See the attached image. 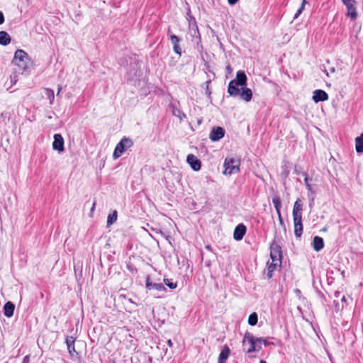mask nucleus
I'll list each match as a JSON object with an SVG mask.
<instances>
[{
	"label": "nucleus",
	"instance_id": "473e14b6",
	"mask_svg": "<svg viewBox=\"0 0 363 363\" xmlns=\"http://www.w3.org/2000/svg\"><path fill=\"white\" fill-rule=\"evenodd\" d=\"M257 342L263 343L265 346H267L270 344V342L267 340L262 337H257L255 338Z\"/></svg>",
	"mask_w": 363,
	"mask_h": 363
},
{
	"label": "nucleus",
	"instance_id": "b1692460",
	"mask_svg": "<svg viewBox=\"0 0 363 363\" xmlns=\"http://www.w3.org/2000/svg\"><path fill=\"white\" fill-rule=\"evenodd\" d=\"M355 149L358 154L363 152V133L355 138Z\"/></svg>",
	"mask_w": 363,
	"mask_h": 363
},
{
	"label": "nucleus",
	"instance_id": "6e6552de",
	"mask_svg": "<svg viewBox=\"0 0 363 363\" xmlns=\"http://www.w3.org/2000/svg\"><path fill=\"white\" fill-rule=\"evenodd\" d=\"M246 230H247V228L245 227V225L242 223H240L239 225H238L235 230H234V233H233V238L235 240H241L245 233H246Z\"/></svg>",
	"mask_w": 363,
	"mask_h": 363
},
{
	"label": "nucleus",
	"instance_id": "1a4fd4ad",
	"mask_svg": "<svg viewBox=\"0 0 363 363\" xmlns=\"http://www.w3.org/2000/svg\"><path fill=\"white\" fill-rule=\"evenodd\" d=\"M187 162L190 167L194 170L198 171L201 169V161L194 155L190 154L187 156Z\"/></svg>",
	"mask_w": 363,
	"mask_h": 363
},
{
	"label": "nucleus",
	"instance_id": "37998d69",
	"mask_svg": "<svg viewBox=\"0 0 363 363\" xmlns=\"http://www.w3.org/2000/svg\"><path fill=\"white\" fill-rule=\"evenodd\" d=\"M308 4V2L307 0H303L301 6H303V7L305 8L306 4Z\"/></svg>",
	"mask_w": 363,
	"mask_h": 363
},
{
	"label": "nucleus",
	"instance_id": "bb28decb",
	"mask_svg": "<svg viewBox=\"0 0 363 363\" xmlns=\"http://www.w3.org/2000/svg\"><path fill=\"white\" fill-rule=\"evenodd\" d=\"M272 203L274 204V206L277 211V213L281 212V199L279 196L275 195L272 198Z\"/></svg>",
	"mask_w": 363,
	"mask_h": 363
},
{
	"label": "nucleus",
	"instance_id": "c85d7f7f",
	"mask_svg": "<svg viewBox=\"0 0 363 363\" xmlns=\"http://www.w3.org/2000/svg\"><path fill=\"white\" fill-rule=\"evenodd\" d=\"M257 321H258V316L255 312L251 313L249 315V318H248L249 325L254 326L257 323Z\"/></svg>",
	"mask_w": 363,
	"mask_h": 363
},
{
	"label": "nucleus",
	"instance_id": "a18cd8bd",
	"mask_svg": "<svg viewBox=\"0 0 363 363\" xmlns=\"http://www.w3.org/2000/svg\"><path fill=\"white\" fill-rule=\"evenodd\" d=\"M95 206H96V203H95V202H94V203H93V205H92V207H91V211H94V208H95Z\"/></svg>",
	"mask_w": 363,
	"mask_h": 363
},
{
	"label": "nucleus",
	"instance_id": "dca6fc26",
	"mask_svg": "<svg viewBox=\"0 0 363 363\" xmlns=\"http://www.w3.org/2000/svg\"><path fill=\"white\" fill-rule=\"evenodd\" d=\"M145 286L148 290L155 289L157 291H165V287L161 283H152L150 281V278L147 277Z\"/></svg>",
	"mask_w": 363,
	"mask_h": 363
},
{
	"label": "nucleus",
	"instance_id": "8fccbe9b",
	"mask_svg": "<svg viewBox=\"0 0 363 363\" xmlns=\"http://www.w3.org/2000/svg\"><path fill=\"white\" fill-rule=\"evenodd\" d=\"M259 363H267V362L264 360H261Z\"/></svg>",
	"mask_w": 363,
	"mask_h": 363
},
{
	"label": "nucleus",
	"instance_id": "4468645a",
	"mask_svg": "<svg viewBox=\"0 0 363 363\" xmlns=\"http://www.w3.org/2000/svg\"><path fill=\"white\" fill-rule=\"evenodd\" d=\"M240 99L246 102L251 101L252 97V92L250 88H241L240 89V94H238Z\"/></svg>",
	"mask_w": 363,
	"mask_h": 363
},
{
	"label": "nucleus",
	"instance_id": "f704fd0d",
	"mask_svg": "<svg viewBox=\"0 0 363 363\" xmlns=\"http://www.w3.org/2000/svg\"><path fill=\"white\" fill-rule=\"evenodd\" d=\"M342 3L345 5V6H351L352 4H355L354 0H342Z\"/></svg>",
	"mask_w": 363,
	"mask_h": 363
},
{
	"label": "nucleus",
	"instance_id": "de8ad7c7",
	"mask_svg": "<svg viewBox=\"0 0 363 363\" xmlns=\"http://www.w3.org/2000/svg\"><path fill=\"white\" fill-rule=\"evenodd\" d=\"M342 301H346V298H345V296L342 298Z\"/></svg>",
	"mask_w": 363,
	"mask_h": 363
},
{
	"label": "nucleus",
	"instance_id": "9b49d317",
	"mask_svg": "<svg viewBox=\"0 0 363 363\" xmlns=\"http://www.w3.org/2000/svg\"><path fill=\"white\" fill-rule=\"evenodd\" d=\"M15 65L18 67V72H21L22 74H28L31 67L30 60H26V61H20L15 62Z\"/></svg>",
	"mask_w": 363,
	"mask_h": 363
},
{
	"label": "nucleus",
	"instance_id": "a19ab883",
	"mask_svg": "<svg viewBox=\"0 0 363 363\" xmlns=\"http://www.w3.org/2000/svg\"><path fill=\"white\" fill-rule=\"evenodd\" d=\"M239 0H228V4L230 5L235 4Z\"/></svg>",
	"mask_w": 363,
	"mask_h": 363
},
{
	"label": "nucleus",
	"instance_id": "4be33fe9",
	"mask_svg": "<svg viewBox=\"0 0 363 363\" xmlns=\"http://www.w3.org/2000/svg\"><path fill=\"white\" fill-rule=\"evenodd\" d=\"M281 262H273L272 260V262L269 263V262H267V277L268 279H271L273 276V272L276 269L277 267L279 266V267H281Z\"/></svg>",
	"mask_w": 363,
	"mask_h": 363
},
{
	"label": "nucleus",
	"instance_id": "6ab92c4d",
	"mask_svg": "<svg viewBox=\"0 0 363 363\" xmlns=\"http://www.w3.org/2000/svg\"><path fill=\"white\" fill-rule=\"evenodd\" d=\"M28 54L23 50H17L14 54V58L13 62H17L20 61H26L28 60Z\"/></svg>",
	"mask_w": 363,
	"mask_h": 363
},
{
	"label": "nucleus",
	"instance_id": "c9c22d12",
	"mask_svg": "<svg viewBox=\"0 0 363 363\" xmlns=\"http://www.w3.org/2000/svg\"><path fill=\"white\" fill-rule=\"evenodd\" d=\"M210 84H211V80H208V81L206 82V94L208 96L211 94V91L210 88H209Z\"/></svg>",
	"mask_w": 363,
	"mask_h": 363
},
{
	"label": "nucleus",
	"instance_id": "423d86ee",
	"mask_svg": "<svg viewBox=\"0 0 363 363\" xmlns=\"http://www.w3.org/2000/svg\"><path fill=\"white\" fill-rule=\"evenodd\" d=\"M225 135V130L221 127H214L210 133L209 138L211 141H218Z\"/></svg>",
	"mask_w": 363,
	"mask_h": 363
},
{
	"label": "nucleus",
	"instance_id": "09e8293b",
	"mask_svg": "<svg viewBox=\"0 0 363 363\" xmlns=\"http://www.w3.org/2000/svg\"><path fill=\"white\" fill-rule=\"evenodd\" d=\"M259 346H261V343L260 342H257V348H258Z\"/></svg>",
	"mask_w": 363,
	"mask_h": 363
},
{
	"label": "nucleus",
	"instance_id": "0eeeda50",
	"mask_svg": "<svg viewBox=\"0 0 363 363\" xmlns=\"http://www.w3.org/2000/svg\"><path fill=\"white\" fill-rule=\"evenodd\" d=\"M52 147L55 150L62 152L64 150V139L60 134L54 135Z\"/></svg>",
	"mask_w": 363,
	"mask_h": 363
},
{
	"label": "nucleus",
	"instance_id": "7ed1b4c3",
	"mask_svg": "<svg viewBox=\"0 0 363 363\" xmlns=\"http://www.w3.org/2000/svg\"><path fill=\"white\" fill-rule=\"evenodd\" d=\"M239 165V161L235 160L233 158H226L223 164V174L226 175H231L238 172L240 171Z\"/></svg>",
	"mask_w": 363,
	"mask_h": 363
},
{
	"label": "nucleus",
	"instance_id": "c03bdc74",
	"mask_svg": "<svg viewBox=\"0 0 363 363\" xmlns=\"http://www.w3.org/2000/svg\"><path fill=\"white\" fill-rule=\"evenodd\" d=\"M167 344H168V345H169V347H172V345H173V343H172V340H169L167 341Z\"/></svg>",
	"mask_w": 363,
	"mask_h": 363
},
{
	"label": "nucleus",
	"instance_id": "39448f33",
	"mask_svg": "<svg viewBox=\"0 0 363 363\" xmlns=\"http://www.w3.org/2000/svg\"><path fill=\"white\" fill-rule=\"evenodd\" d=\"M247 340L249 343L250 344V347L247 349V352L248 353L255 352V351H259L261 350L262 347L259 346L258 348H257V340L255 337L253 336L252 334L250 333H246L244 337L243 343L245 342V341Z\"/></svg>",
	"mask_w": 363,
	"mask_h": 363
},
{
	"label": "nucleus",
	"instance_id": "2eb2a0df",
	"mask_svg": "<svg viewBox=\"0 0 363 363\" xmlns=\"http://www.w3.org/2000/svg\"><path fill=\"white\" fill-rule=\"evenodd\" d=\"M230 354V350L227 345L222 347L221 352L218 356V363H226V360Z\"/></svg>",
	"mask_w": 363,
	"mask_h": 363
},
{
	"label": "nucleus",
	"instance_id": "20e7f679",
	"mask_svg": "<svg viewBox=\"0 0 363 363\" xmlns=\"http://www.w3.org/2000/svg\"><path fill=\"white\" fill-rule=\"evenodd\" d=\"M270 257L273 262H281L282 251L281 247L274 240L270 246Z\"/></svg>",
	"mask_w": 363,
	"mask_h": 363
},
{
	"label": "nucleus",
	"instance_id": "ea45409f",
	"mask_svg": "<svg viewBox=\"0 0 363 363\" xmlns=\"http://www.w3.org/2000/svg\"><path fill=\"white\" fill-rule=\"evenodd\" d=\"M4 22V16L1 11H0V25Z\"/></svg>",
	"mask_w": 363,
	"mask_h": 363
},
{
	"label": "nucleus",
	"instance_id": "cd10ccee",
	"mask_svg": "<svg viewBox=\"0 0 363 363\" xmlns=\"http://www.w3.org/2000/svg\"><path fill=\"white\" fill-rule=\"evenodd\" d=\"M117 211H114L112 213H110L107 218V226H110L117 220Z\"/></svg>",
	"mask_w": 363,
	"mask_h": 363
},
{
	"label": "nucleus",
	"instance_id": "a211bd4d",
	"mask_svg": "<svg viewBox=\"0 0 363 363\" xmlns=\"http://www.w3.org/2000/svg\"><path fill=\"white\" fill-rule=\"evenodd\" d=\"M312 246L315 251H320L324 247V241L321 237L315 236L312 242Z\"/></svg>",
	"mask_w": 363,
	"mask_h": 363
},
{
	"label": "nucleus",
	"instance_id": "4c0bfd02",
	"mask_svg": "<svg viewBox=\"0 0 363 363\" xmlns=\"http://www.w3.org/2000/svg\"><path fill=\"white\" fill-rule=\"evenodd\" d=\"M225 69H226L228 74H230L232 72V71H233V69H232V67H231L230 64H228L226 65Z\"/></svg>",
	"mask_w": 363,
	"mask_h": 363
},
{
	"label": "nucleus",
	"instance_id": "f8f14e48",
	"mask_svg": "<svg viewBox=\"0 0 363 363\" xmlns=\"http://www.w3.org/2000/svg\"><path fill=\"white\" fill-rule=\"evenodd\" d=\"M313 99L315 102L324 101L328 99V94L321 89H316L313 91Z\"/></svg>",
	"mask_w": 363,
	"mask_h": 363
},
{
	"label": "nucleus",
	"instance_id": "412c9836",
	"mask_svg": "<svg viewBox=\"0 0 363 363\" xmlns=\"http://www.w3.org/2000/svg\"><path fill=\"white\" fill-rule=\"evenodd\" d=\"M302 203L301 200L298 199L294 205L293 208V217H302Z\"/></svg>",
	"mask_w": 363,
	"mask_h": 363
},
{
	"label": "nucleus",
	"instance_id": "5701e85b",
	"mask_svg": "<svg viewBox=\"0 0 363 363\" xmlns=\"http://www.w3.org/2000/svg\"><path fill=\"white\" fill-rule=\"evenodd\" d=\"M11 37L6 31H0V45L6 46L11 43Z\"/></svg>",
	"mask_w": 363,
	"mask_h": 363
},
{
	"label": "nucleus",
	"instance_id": "ddd939ff",
	"mask_svg": "<svg viewBox=\"0 0 363 363\" xmlns=\"http://www.w3.org/2000/svg\"><path fill=\"white\" fill-rule=\"evenodd\" d=\"M170 40L172 44L173 45V50L175 53L179 55V56H181L182 55V48L179 45L180 39L178 36H177L174 34H171L170 36Z\"/></svg>",
	"mask_w": 363,
	"mask_h": 363
},
{
	"label": "nucleus",
	"instance_id": "2f4dec72",
	"mask_svg": "<svg viewBox=\"0 0 363 363\" xmlns=\"http://www.w3.org/2000/svg\"><path fill=\"white\" fill-rule=\"evenodd\" d=\"M303 175L305 176V178H304V182H305V184L306 186V188L308 191H311L312 190V186L310 184L309 182L311 181V179L308 177V176L304 173Z\"/></svg>",
	"mask_w": 363,
	"mask_h": 363
},
{
	"label": "nucleus",
	"instance_id": "7c9ffc66",
	"mask_svg": "<svg viewBox=\"0 0 363 363\" xmlns=\"http://www.w3.org/2000/svg\"><path fill=\"white\" fill-rule=\"evenodd\" d=\"M173 115L179 118L181 120L185 118V114L182 113L179 108H175L173 110Z\"/></svg>",
	"mask_w": 363,
	"mask_h": 363
},
{
	"label": "nucleus",
	"instance_id": "e433bc0d",
	"mask_svg": "<svg viewBox=\"0 0 363 363\" xmlns=\"http://www.w3.org/2000/svg\"><path fill=\"white\" fill-rule=\"evenodd\" d=\"M278 215V218H279V224L283 226V227H285L284 225V220H283V218L281 216V212H279L277 213Z\"/></svg>",
	"mask_w": 363,
	"mask_h": 363
},
{
	"label": "nucleus",
	"instance_id": "9d476101",
	"mask_svg": "<svg viewBox=\"0 0 363 363\" xmlns=\"http://www.w3.org/2000/svg\"><path fill=\"white\" fill-rule=\"evenodd\" d=\"M294 224V234L300 238L303 233L302 217H293Z\"/></svg>",
	"mask_w": 363,
	"mask_h": 363
},
{
	"label": "nucleus",
	"instance_id": "79ce46f5",
	"mask_svg": "<svg viewBox=\"0 0 363 363\" xmlns=\"http://www.w3.org/2000/svg\"><path fill=\"white\" fill-rule=\"evenodd\" d=\"M62 86H58V89H57V96H60V91H62Z\"/></svg>",
	"mask_w": 363,
	"mask_h": 363
},
{
	"label": "nucleus",
	"instance_id": "393cba45",
	"mask_svg": "<svg viewBox=\"0 0 363 363\" xmlns=\"http://www.w3.org/2000/svg\"><path fill=\"white\" fill-rule=\"evenodd\" d=\"M347 16L351 18L352 20H355L357 17V13L356 11V7L354 4L347 6Z\"/></svg>",
	"mask_w": 363,
	"mask_h": 363
},
{
	"label": "nucleus",
	"instance_id": "f257e3e1",
	"mask_svg": "<svg viewBox=\"0 0 363 363\" xmlns=\"http://www.w3.org/2000/svg\"><path fill=\"white\" fill-rule=\"evenodd\" d=\"M247 76L243 71H238L235 79L230 82L228 92L232 96H237L240 94L239 86H244L247 84Z\"/></svg>",
	"mask_w": 363,
	"mask_h": 363
},
{
	"label": "nucleus",
	"instance_id": "49530a36",
	"mask_svg": "<svg viewBox=\"0 0 363 363\" xmlns=\"http://www.w3.org/2000/svg\"><path fill=\"white\" fill-rule=\"evenodd\" d=\"M28 359V356L25 357L24 359H23V363L27 362Z\"/></svg>",
	"mask_w": 363,
	"mask_h": 363
},
{
	"label": "nucleus",
	"instance_id": "a878e982",
	"mask_svg": "<svg viewBox=\"0 0 363 363\" xmlns=\"http://www.w3.org/2000/svg\"><path fill=\"white\" fill-rule=\"evenodd\" d=\"M44 93L47 99L49 100L50 104H52L55 100V94L52 89L50 88H45Z\"/></svg>",
	"mask_w": 363,
	"mask_h": 363
},
{
	"label": "nucleus",
	"instance_id": "72a5a7b5",
	"mask_svg": "<svg viewBox=\"0 0 363 363\" xmlns=\"http://www.w3.org/2000/svg\"><path fill=\"white\" fill-rule=\"evenodd\" d=\"M304 9L305 8L303 7V6H301L300 8L297 10L296 13H295L294 18H297L302 13Z\"/></svg>",
	"mask_w": 363,
	"mask_h": 363
},
{
	"label": "nucleus",
	"instance_id": "58836bf2",
	"mask_svg": "<svg viewBox=\"0 0 363 363\" xmlns=\"http://www.w3.org/2000/svg\"><path fill=\"white\" fill-rule=\"evenodd\" d=\"M324 71H325V72L326 73L327 76H329V72H330V73H333V72H335V67H330V68H329V72H328L326 69H325Z\"/></svg>",
	"mask_w": 363,
	"mask_h": 363
},
{
	"label": "nucleus",
	"instance_id": "f03ea898",
	"mask_svg": "<svg viewBox=\"0 0 363 363\" xmlns=\"http://www.w3.org/2000/svg\"><path fill=\"white\" fill-rule=\"evenodd\" d=\"M133 145V142L130 138L124 137L121 139V140L117 144L113 157L114 159H117L120 157L123 153L128 148Z\"/></svg>",
	"mask_w": 363,
	"mask_h": 363
},
{
	"label": "nucleus",
	"instance_id": "aec40b11",
	"mask_svg": "<svg viewBox=\"0 0 363 363\" xmlns=\"http://www.w3.org/2000/svg\"><path fill=\"white\" fill-rule=\"evenodd\" d=\"M15 309V305L11 302H6L4 306V314L5 316L10 318L13 316Z\"/></svg>",
	"mask_w": 363,
	"mask_h": 363
},
{
	"label": "nucleus",
	"instance_id": "c756f323",
	"mask_svg": "<svg viewBox=\"0 0 363 363\" xmlns=\"http://www.w3.org/2000/svg\"><path fill=\"white\" fill-rule=\"evenodd\" d=\"M164 282L171 289H176L177 286V284L176 282H173L172 280L169 279H164Z\"/></svg>",
	"mask_w": 363,
	"mask_h": 363
},
{
	"label": "nucleus",
	"instance_id": "f3484780",
	"mask_svg": "<svg viewBox=\"0 0 363 363\" xmlns=\"http://www.w3.org/2000/svg\"><path fill=\"white\" fill-rule=\"evenodd\" d=\"M74 342L75 338L73 336H67L65 339V343L67 345V350L72 356L77 353L74 347Z\"/></svg>",
	"mask_w": 363,
	"mask_h": 363
}]
</instances>
